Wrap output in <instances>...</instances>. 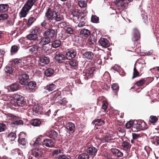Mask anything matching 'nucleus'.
Here are the masks:
<instances>
[{
	"label": "nucleus",
	"mask_w": 159,
	"mask_h": 159,
	"mask_svg": "<svg viewBox=\"0 0 159 159\" xmlns=\"http://www.w3.org/2000/svg\"><path fill=\"white\" fill-rule=\"evenodd\" d=\"M15 106L22 107V109L25 110L27 108V106L24 98L22 96L18 94H14L13 95Z\"/></svg>",
	"instance_id": "obj_1"
},
{
	"label": "nucleus",
	"mask_w": 159,
	"mask_h": 159,
	"mask_svg": "<svg viewBox=\"0 0 159 159\" xmlns=\"http://www.w3.org/2000/svg\"><path fill=\"white\" fill-rule=\"evenodd\" d=\"M136 123L134 122V125L131 129L133 131H138L140 130H143L147 129L148 128V126L146 123L143 121L142 122H136Z\"/></svg>",
	"instance_id": "obj_2"
},
{
	"label": "nucleus",
	"mask_w": 159,
	"mask_h": 159,
	"mask_svg": "<svg viewBox=\"0 0 159 159\" xmlns=\"http://www.w3.org/2000/svg\"><path fill=\"white\" fill-rule=\"evenodd\" d=\"M56 14V11L48 7L45 14L46 20L49 22L54 19V15Z\"/></svg>",
	"instance_id": "obj_3"
},
{
	"label": "nucleus",
	"mask_w": 159,
	"mask_h": 159,
	"mask_svg": "<svg viewBox=\"0 0 159 159\" xmlns=\"http://www.w3.org/2000/svg\"><path fill=\"white\" fill-rule=\"evenodd\" d=\"M29 79V76L26 73L20 75L19 77L20 83L22 85H26L28 82Z\"/></svg>",
	"instance_id": "obj_4"
},
{
	"label": "nucleus",
	"mask_w": 159,
	"mask_h": 159,
	"mask_svg": "<svg viewBox=\"0 0 159 159\" xmlns=\"http://www.w3.org/2000/svg\"><path fill=\"white\" fill-rule=\"evenodd\" d=\"M26 89L27 90L30 92L35 91L37 87L36 82L34 81H30L27 83L26 84Z\"/></svg>",
	"instance_id": "obj_5"
},
{
	"label": "nucleus",
	"mask_w": 159,
	"mask_h": 159,
	"mask_svg": "<svg viewBox=\"0 0 159 159\" xmlns=\"http://www.w3.org/2000/svg\"><path fill=\"white\" fill-rule=\"evenodd\" d=\"M110 134H107L103 136L102 138H99L98 139L101 142L103 143H114V141H112L114 139Z\"/></svg>",
	"instance_id": "obj_6"
},
{
	"label": "nucleus",
	"mask_w": 159,
	"mask_h": 159,
	"mask_svg": "<svg viewBox=\"0 0 159 159\" xmlns=\"http://www.w3.org/2000/svg\"><path fill=\"white\" fill-rule=\"evenodd\" d=\"M56 34L55 30L52 28H49L45 31L43 33L44 36H47L49 37L50 39H52Z\"/></svg>",
	"instance_id": "obj_7"
},
{
	"label": "nucleus",
	"mask_w": 159,
	"mask_h": 159,
	"mask_svg": "<svg viewBox=\"0 0 159 159\" xmlns=\"http://www.w3.org/2000/svg\"><path fill=\"white\" fill-rule=\"evenodd\" d=\"M77 52L75 49H70L66 53V59L70 60L73 59L76 56Z\"/></svg>",
	"instance_id": "obj_8"
},
{
	"label": "nucleus",
	"mask_w": 159,
	"mask_h": 159,
	"mask_svg": "<svg viewBox=\"0 0 159 159\" xmlns=\"http://www.w3.org/2000/svg\"><path fill=\"white\" fill-rule=\"evenodd\" d=\"M121 146L123 150L127 152H129L131 147L129 140H123L121 143Z\"/></svg>",
	"instance_id": "obj_9"
},
{
	"label": "nucleus",
	"mask_w": 159,
	"mask_h": 159,
	"mask_svg": "<svg viewBox=\"0 0 159 159\" xmlns=\"http://www.w3.org/2000/svg\"><path fill=\"white\" fill-rule=\"evenodd\" d=\"M132 38V40L134 42V45L136 42L140 39V34L139 31L136 29L134 28L133 30V34Z\"/></svg>",
	"instance_id": "obj_10"
},
{
	"label": "nucleus",
	"mask_w": 159,
	"mask_h": 159,
	"mask_svg": "<svg viewBox=\"0 0 159 159\" xmlns=\"http://www.w3.org/2000/svg\"><path fill=\"white\" fill-rule=\"evenodd\" d=\"M43 154V151L41 149L35 148L32 149V154L36 158H39L41 157Z\"/></svg>",
	"instance_id": "obj_11"
},
{
	"label": "nucleus",
	"mask_w": 159,
	"mask_h": 159,
	"mask_svg": "<svg viewBox=\"0 0 159 159\" xmlns=\"http://www.w3.org/2000/svg\"><path fill=\"white\" fill-rule=\"evenodd\" d=\"M66 128L69 133H73L76 129L75 124L71 122H69L66 124Z\"/></svg>",
	"instance_id": "obj_12"
},
{
	"label": "nucleus",
	"mask_w": 159,
	"mask_h": 159,
	"mask_svg": "<svg viewBox=\"0 0 159 159\" xmlns=\"http://www.w3.org/2000/svg\"><path fill=\"white\" fill-rule=\"evenodd\" d=\"M66 64L69 65L71 68L75 69L78 66V61L76 59H71L70 61H66Z\"/></svg>",
	"instance_id": "obj_13"
},
{
	"label": "nucleus",
	"mask_w": 159,
	"mask_h": 159,
	"mask_svg": "<svg viewBox=\"0 0 159 159\" xmlns=\"http://www.w3.org/2000/svg\"><path fill=\"white\" fill-rule=\"evenodd\" d=\"M110 151L112 155L117 158L121 157L123 156V153L117 148H111Z\"/></svg>",
	"instance_id": "obj_14"
},
{
	"label": "nucleus",
	"mask_w": 159,
	"mask_h": 159,
	"mask_svg": "<svg viewBox=\"0 0 159 159\" xmlns=\"http://www.w3.org/2000/svg\"><path fill=\"white\" fill-rule=\"evenodd\" d=\"M51 39L47 36L42 37L39 39V44L40 45H48L50 43Z\"/></svg>",
	"instance_id": "obj_15"
},
{
	"label": "nucleus",
	"mask_w": 159,
	"mask_h": 159,
	"mask_svg": "<svg viewBox=\"0 0 159 159\" xmlns=\"http://www.w3.org/2000/svg\"><path fill=\"white\" fill-rule=\"evenodd\" d=\"M66 57L64 55L61 53L57 54L54 59L57 62L61 63H62L65 60Z\"/></svg>",
	"instance_id": "obj_16"
},
{
	"label": "nucleus",
	"mask_w": 159,
	"mask_h": 159,
	"mask_svg": "<svg viewBox=\"0 0 159 159\" xmlns=\"http://www.w3.org/2000/svg\"><path fill=\"white\" fill-rule=\"evenodd\" d=\"M98 42L101 46L105 48H107L110 45L109 41L105 38H101Z\"/></svg>",
	"instance_id": "obj_17"
},
{
	"label": "nucleus",
	"mask_w": 159,
	"mask_h": 159,
	"mask_svg": "<svg viewBox=\"0 0 159 159\" xmlns=\"http://www.w3.org/2000/svg\"><path fill=\"white\" fill-rule=\"evenodd\" d=\"M42 142L43 143V145L44 147L51 148L54 146V143L51 139H45Z\"/></svg>",
	"instance_id": "obj_18"
},
{
	"label": "nucleus",
	"mask_w": 159,
	"mask_h": 159,
	"mask_svg": "<svg viewBox=\"0 0 159 159\" xmlns=\"http://www.w3.org/2000/svg\"><path fill=\"white\" fill-rule=\"evenodd\" d=\"M50 59L46 56H42L41 57L39 60V63L42 66H44L45 65L48 64L50 62Z\"/></svg>",
	"instance_id": "obj_19"
},
{
	"label": "nucleus",
	"mask_w": 159,
	"mask_h": 159,
	"mask_svg": "<svg viewBox=\"0 0 159 159\" xmlns=\"http://www.w3.org/2000/svg\"><path fill=\"white\" fill-rule=\"evenodd\" d=\"M116 5L118 7H120L122 9L125 8L127 6L128 3L125 0H116Z\"/></svg>",
	"instance_id": "obj_20"
},
{
	"label": "nucleus",
	"mask_w": 159,
	"mask_h": 159,
	"mask_svg": "<svg viewBox=\"0 0 159 159\" xmlns=\"http://www.w3.org/2000/svg\"><path fill=\"white\" fill-rule=\"evenodd\" d=\"M97 149L93 146H90L88 148L87 152L90 156H95L97 152Z\"/></svg>",
	"instance_id": "obj_21"
},
{
	"label": "nucleus",
	"mask_w": 159,
	"mask_h": 159,
	"mask_svg": "<svg viewBox=\"0 0 159 159\" xmlns=\"http://www.w3.org/2000/svg\"><path fill=\"white\" fill-rule=\"evenodd\" d=\"M31 8L24 5L20 13L21 16L22 17H25L27 14V12L29 11Z\"/></svg>",
	"instance_id": "obj_22"
},
{
	"label": "nucleus",
	"mask_w": 159,
	"mask_h": 159,
	"mask_svg": "<svg viewBox=\"0 0 159 159\" xmlns=\"http://www.w3.org/2000/svg\"><path fill=\"white\" fill-rule=\"evenodd\" d=\"M30 123L33 126H39L41 123L40 119H34L30 120Z\"/></svg>",
	"instance_id": "obj_23"
},
{
	"label": "nucleus",
	"mask_w": 159,
	"mask_h": 159,
	"mask_svg": "<svg viewBox=\"0 0 159 159\" xmlns=\"http://www.w3.org/2000/svg\"><path fill=\"white\" fill-rule=\"evenodd\" d=\"M83 56L85 58H87L89 60H92L94 56V55L92 52L87 51L83 53Z\"/></svg>",
	"instance_id": "obj_24"
},
{
	"label": "nucleus",
	"mask_w": 159,
	"mask_h": 159,
	"mask_svg": "<svg viewBox=\"0 0 159 159\" xmlns=\"http://www.w3.org/2000/svg\"><path fill=\"white\" fill-rule=\"evenodd\" d=\"M30 33L32 34H36L37 33L40 34L41 32V30L40 27L39 25H35L33 26L31 29Z\"/></svg>",
	"instance_id": "obj_25"
},
{
	"label": "nucleus",
	"mask_w": 159,
	"mask_h": 159,
	"mask_svg": "<svg viewBox=\"0 0 159 159\" xmlns=\"http://www.w3.org/2000/svg\"><path fill=\"white\" fill-rule=\"evenodd\" d=\"M54 72V71L53 69L48 68L45 70L44 74L47 77H50L53 75Z\"/></svg>",
	"instance_id": "obj_26"
},
{
	"label": "nucleus",
	"mask_w": 159,
	"mask_h": 159,
	"mask_svg": "<svg viewBox=\"0 0 159 159\" xmlns=\"http://www.w3.org/2000/svg\"><path fill=\"white\" fill-rule=\"evenodd\" d=\"M56 86L53 83L47 84L44 87V89L48 92H51L56 89Z\"/></svg>",
	"instance_id": "obj_27"
},
{
	"label": "nucleus",
	"mask_w": 159,
	"mask_h": 159,
	"mask_svg": "<svg viewBox=\"0 0 159 159\" xmlns=\"http://www.w3.org/2000/svg\"><path fill=\"white\" fill-rule=\"evenodd\" d=\"M80 35L86 37L90 35V31L88 29L84 28L80 30Z\"/></svg>",
	"instance_id": "obj_28"
},
{
	"label": "nucleus",
	"mask_w": 159,
	"mask_h": 159,
	"mask_svg": "<svg viewBox=\"0 0 159 159\" xmlns=\"http://www.w3.org/2000/svg\"><path fill=\"white\" fill-rule=\"evenodd\" d=\"M9 8V5L7 4H0V12L2 13H5L7 11Z\"/></svg>",
	"instance_id": "obj_29"
},
{
	"label": "nucleus",
	"mask_w": 159,
	"mask_h": 159,
	"mask_svg": "<svg viewBox=\"0 0 159 159\" xmlns=\"http://www.w3.org/2000/svg\"><path fill=\"white\" fill-rule=\"evenodd\" d=\"M92 123L95 126H100L103 125L105 123V121L101 119H95L92 122Z\"/></svg>",
	"instance_id": "obj_30"
},
{
	"label": "nucleus",
	"mask_w": 159,
	"mask_h": 159,
	"mask_svg": "<svg viewBox=\"0 0 159 159\" xmlns=\"http://www.w3.org/2000/svg\"><path fill=\"white\" fill-rule=\"evenodd\" d=\"M32 109L34 112V116H36L37 114L40 113L42 110L41 107L36 105L34 106Z\"/></svg>",
	"instance_id": "obj_31"
},
{
	"label": "nucleus",
	"mask_w": 159,
	"mask_h": 159,
	"mask_svg": "<svg viewBox=\"0 0 159 159\" xmlns=\"http://www.w3.org/2000/svg\"><path fill=\"white\" fill-rule=\"evenodd\" d=\"M36 18L33 16H31L28 19L26 22V25L28 27H29L33 24V23L36 20Z\"/></svg>",
	"instance_id": "obj_32"
},
{
	"label": "nucleus",
	"mask_w": 159,
	"mask_h": 159,
	"mask_svg": "<svg viewBox=\"0 0 159 159\" xmlns=\"http://www.w3.org/2000/svg\"><path fill=\"white\" fill-rule=\"evenodd\" d=\"M12 154L13 155L23 156V154L22 151L19 148H16L13 149L11 151Z\"/></svg>",
	"instance_id": "obj_33"
},
{
	"label": "nucleus",
	"mask_w": 159,
	"mask_h": 159,
	"mask_svg": "<svg viewBox=\"0 0 159 159\" xmlns=\"http://www.w3.org/2000/svg\"><path fill=\"white\" fill-rule=\"evenodd\" d=\"M54 19L57 22H59L61 21V20H63L64 19V17L63 15H61L59 13H58L56 11V14L54 15Z\"/></svg>",
	"instance_id": "obj_34"
},
{
	"label": "nucleus",
	"mask_w": 159,
	"mask_h": 159,
	"mask_svg": "<svg viewBox=\"0 0 159 159\" xmlns=\"http://www.w3.org/2000/svg\"><path fill=\"white\" fill-rule=\"evenodd\" d=\"M48 134L49 138L55 139L57 137V133L54 130H51L49 132Z\"/></svg>",
	"instance_id": "obj_35"
},
{
	"label": "nucleus",
	"mask_w": 159,
	"mask_h": 159,
	"mask_svg": "<svg viewBox=\"0 0 159 159\" xmlns=\"http://www.w3.org/2000/svg\"><path fill=\"white\" fill-rule=\"evenodd\" d=\"M95 70V69L94 67H91L89 68L87 71L85 73H84V75H85L88 77L89 76H91V75L93 74L94 71Z\"/></svg>",
	"instance_id": "obj_36"
},
{
	"label": "nucleus",
	"mask_w": 159,
	"mask_h": 159,
	"mask_svg": "<svg viewBox=\"0 0 159 159\" xmlns=\"http://www.w3.org/2000/svg\"><path fill=\"white\" fill-rule=\"evenodd\" d=\"M20 48L19 45H12L11 48L10 52L11 54H13L16 53Z\"/></svg>",
	"instance_id": "obj_37"
},
{
	"label": "nucleus",
	"mask_w": 159,
	"mask_h": 159,
	"mask_svg": "<svg viewBox=\"0 0 159 159\" xmlns=\"http://www.w3.org/2000/svg\"><path fill=\"white\" fill-rule=\"evenodd\" d=\"M61 44V41L59 39H56L52 42V46L53 48H57L59 47Z\"/></svg>",
	"instance_id": "obj_38"
},
{
	"label": "nucleus",
	"mask_w": 159,
	"mask_h": 159,
	"mask_svg": "<svg viewBox=\"0 0 159 159\" xmlns=\"http://www.w3.org/2000/svg\"><path fill=\"white\" fill-rule=\"evenodd\" d=\"M26 38L30 40H35L38 38L37 34H30L26 36Z\"/></svg>",
	"instance_id": "obj_39"
},
{
	"label": "nucleus",
	"mask_w": 159,
	"mask_h": 159,
	"mask_svg": "<svg viewBox=\"0 0 159 159\" xmlns=\"http://www.w3.org/2000/svg\"><path fill=\"white\" fill-rule=\"evenodd\" d=\"M53 98L56 100V99H59V98H61V93L59 91H56L52 93Z\"/></svg>",
	"instance_id": "obj_40"
},
{
	"label": "nucleus",
	"mask_w": 159,
	"mask_h": 159,
	"mask_svg": "<svg viewBox=\"0 0 159 159\" xmlns=\"http://www.w3.org/2000/svg\"><path fill=\"white\" fill-rule=\"evenodd\" d=\"M38 0H27L25 5L30 8H31L35 3Z\"/></svg>",
	"instance_id": "obj_41"
},
{
	"label": "nucleus",
	"mask_w": 159,
	"mask_h": 159,
	"mask_svg": "<svg viewBox=\"0 0 159 159\" xmlns=\"http://www.w3.org/2000/svg\"><path fill=\"white\" fill-rule=\"evenodd\" d=\"M19 85L18 84L14 83L11 84L10 86V89L13 92L18 90L19 88Z\"/></svg>",
	"instance_id": "obj_42"
},
{
	"label": "nucleus",
	"mask_w": 159,
	"mask_h": 159,
	"mask_svg": "<svg viewBox=\"0 0 159 159\" xmlns=\"http://www.w3.org/2000/svg\"><path fill=\"white\" fill-rule=\"evenodd\" d=\"M16 136V134L14 132H11L7 135V137L10 141H12L15 140Z\"/></svg>",
	"instance_id": "obj_43"
},
{
	"label": "nucleus",
	"mask_w": 159,
	"mask_h": 159,
	"mask_svg": "<svg viewBox=\"0 0 159 159\" xmlns=\"http://www.w3.org/2000/svg\"><path fill=\"white\" fill-rule=\"evenodd\" d=\"M18 142L22 146H25L27 143V141L25 138L20 137L18 139Z\"/></svg>",
	"instance_id": "obj_44"
},
{
	"label": "nucleus",
	"mask_w": 159,
	"mask_h": 159,
	"mask_svg": "<svg viewBox=\"0 0 159 159\" xmlns=\"http://www.w3.org/2000/svg\"><path fill=\"white\" fill-rule=\"evenodd\" d=\"M111 88L114 91V93L116 95L119 90V86L118 84L116 83L113 84L111 85Z\"/></svg>",
	"instance_id": "obj_45"
},
{
	"label": "nucleus",
	"mask_w": 159,
	"mask_h": 159,
	"mask_svg": "<svg viewBox=\"0 0 159 159\" xmlns=\"http://www.w3.org/2000/svg\"><path fill=\"white\" fill-rule=\"evenodd\" d=\"M78 5L81 8L86 7L87 2L85 0H80L78 2Z\"/></svg>",
	"instance_id": "obj_46"
},
{
	"label": "nucleus",
	"mask_w": 159,
	"mask_h": 159,
	"mask_svg": "<svg viewBox=\"0 0 159 159\" xmlns=\"http://www.w3.org/2000/svg\"><path fill=\"white\" fill-rule=\"evenodd\" d=\"M65 32L68 34H74L75 32V30L73 28L70 27H67L65 29Z\"/></svg>",
	"instance_id": "obj_47"
},
{
	"label": "nucleus",
	"mask_w": 159,
	"mask_h": 159,
	"mask_svg": "<svg viewBox=\"0 0 159 159\" xmlns=\"http://www.w3.org/2000/svg\"><path fill=\"white\" fill-rule=\"evenodd\" d=\"M146 82V80H145L144 79H142L137 81L136 83H135V85H136L138 87L143 86L145 84Z\"/></svg>",
	"instance_id": "obj_48"
},
{
	"label": "nucleus",
	"mask_w": 159,
	"mask_h": 159,
	"mask_svg": "<svg viewBox=\"0 0 159 159\" xmlns=\"http://www.w3.org/2000/svg\"><path fill=\"white\" fill-rule=\"evenodd\" d=\"M158 118L155 116H151L149 118V121L152 123L154 124L158 120Z\"/></svg>",
	"instance_id": "obj_49"
},
{
	"label": "nucleus",
	"mask_w": 159,
	"mask_h": 159,
	"mask_svg": "<svg viewBox=\"0 0 159 159\" xmlns=\"http://www.w3.org/2000/svg\"><path fill=\"white\" fill-rule=\"evenodd\" d=\"M89 156L86 153L80 154L78 156V159H89Z\"/></svg>",
	"instance_id": "obj_50"
},
{
	"label": "nucleus",
	"mask_w": 159,
	"mask_h": 159,
	"mask_svg": "<svg viewBox=\"0 0 159 159\" xmlns=\"http://www.w3.org/2000/svg\"><path fill=\"white\" fill-rule=\"evenodd\" d=\"M67 102L65 98H64L62 100H59L57 102V104L58 106H64L66 105V103Z\"/></svg>",
	"instance_id": "obj_51"
},
{
	"label": "nucleus",
	"mask_w": 159,
	"mask_h": 159,
	"mask_svg": "<svg viewBox=\"0 0 159 159\" xmlns=\"http://www.w3.org/2000/svg\"><path fill=\"white\" fill-rule=\"evenodd\" d=\"M96 41L97 39H95V37L93 36H91L88 39L89 44L90 45L93 44L94 43L96 42Z\"/></svg>",
	"instance_id": "obj_52"
},
{
	"label": "nucleus",
	"mask_w": 159,
	"mask_h": 159,
	"mask_svg": "<svg viewBox=\"0 0 159 159\" xmlns=\"http://www.w3.org/2000/svg\"><path fill=\"white\" fill-rule=\"evenodd\" d=\"M140 76L139 72L137 70L136 67L134 66V68L133 76L132 79H133L135 78L138 77Z\"/></svg>",
	"instance_id": "obj_53"
},
{
	"label": "nucleus",
	"mask_w": 159,
	"mask_h": 159,
	"mask_svg": "<svg viewBox=\"0 0 159 159\" xmlns=\"http://www.w3.org/2000/svg\"><path fill=\"white\" fill-rule=\"evenodd\" d=\"M17 118H19V117L16 116H14L12 114H8L7 116V119L8 120H16Z\"/></svg>",
	"instance_id": "obj_54"
},
{
	"label": "nucleus",
	"mask_w": 159,
	"mask_h": 159,
	"mask_svg": "<svg viewBox=\"0 0 159 159\" xmlns=\"http://www.w3.org/2000/svg\"><path fill=\"white\" fill-rule=\"evenodd\" d=\"M41 139L40 138L38 137L36 138L35 142H34L33 145L35 147L39 146L41 144Z\"/></svg>",
	"instance_id": "obj_55"
},
{
	"label": "nucleus",
	"mask_w": 159,
	"mask_h": 159,
	"mask_svg": "<svg viewBox=\"0 0 159 159\" xmlns=\"http://www.w3.org/2000/svg\"><path fill=\"white\" fill-rule=\"evenodd\" d=\"M91 21L94 23H98L99 22V18L96 15H92L91 18Z\"/></svg>",
	"instance_id": "obj_56"
},
{
	"label": "nucleus",
	"mask_w": 159,
	"mask_h": 159,
	"mask_svg": "<svg viewBox=\"0 0 159 159\" xmlns=\"http://www.w3.org/2000/svg\"><path fill=\"white\" fill-rule=\"evenodd\" d=\"M14 69L10 66H7L6 67V72L9 74H12L13 72Z\"/></svg>",
	"instance_id": "obj_57"
},
{
	"label": "nucleus",
	"mask_w": 159,
	"mask_h": 159,
	"mask_svg": "<svg viewBox=\"0 0 159 159\" xmlns=\"http://www.w3.org/2000/svg\"><path fill=\"white\" fill-rule=\"evenodd\" d=\"M72 14L73 17L79 18V11L78 9H75L73 10L72 12Z\"/></svg>",
	"instance_id": "obj_58"
},
{
	"label": "nucleus",
	"mask_w": 159,
	"mask_h": 159,
	"mask_svg": "<svg viewBox=\"0 0 159 159\" xmlns=\"http://www.w3.org/2000/svg\"><path fill=\"white\" fill-rule=\"evenodd\" d=\"M13 62L15 64L21 67L20 64H21L22 61V59L16 58L14 59Z\"/></svg>",
	"instance_id": "obj_59"
},
{
	"label": "nucleus",
	"mask_w": 159,
	"mask_h": 159,
	"mask_svg": "<svg viewBox=\"0 0 159 159\" xmlns=\"http://www.w3.org/2000/svg\"><path fill=\"white\" fill-rule=\"evenodd\" d=\"M19 119V118H17L16 120H14V121L12 122V124L15 125L23 124V121Z\"/></svg>",
	"instance_id": "obj_60"
},
{
	"label": "nucleus",
	"mask_w": 159,
	"mask_h": 159,
	"mask_svg": "<svg viewBox=\"0 0 159 159\" xmlns=\"http://www.w3.org/2000/svg\"><path fill=\"white\" fill-rule=\"evenodd\" d=\"M132 136L133 139L137 140V139L139 138L142 137V135L140 134H138L135 133H132Z\"/></svg>",
	"instance_id": "obj_61"
},
{
	"label": "nucleus",
	"mask_w": 159,
	"mask_h": 159,
	"mask_svg": "<svg viewBox=\"0 0 159 159\" xmlns=\"http://www.w3.org/2000/svg\"><path fill=\"white\" fill-rule=\"evenodd\" d=\"M108 103L107 102L105 101H103L102 104V109L104 110L103 111L105 112L107 108Z\"/></svg>",
	"instance_id": "obj_62"
},
{
	"label": "nucleus",
	"mask_w": 159,
	"mask_h": 159,
	"mask_svg": "<svg viewBox=\"0 0 159 159\" xmlns=\"http://www.w3.org/2000/svg\"><path fill=\"white\" fill-rule=\"evenodd\" d=\"M133 125H134V123L132 121H130L128 122L125 125L127 129H129L131 127H132Z\"/></svg>",
	"instance_id": "obj_63"
},
{
	"label": "nucleus",
	"mask_w": 159,
	"mask_h": 159,
	"mask_svg": "<svg viewBox=\"0 0 159 159\" xmlns=\"http://www.w3.org/2000/svg\"><path fill=\"white\" fill-rule=\"evenodd\" d=\"M8 15L7 14H1L0 15V20H4L7 18Z\"/></svg>",
	"instance_id": "obj_64"
}]
</instances>
